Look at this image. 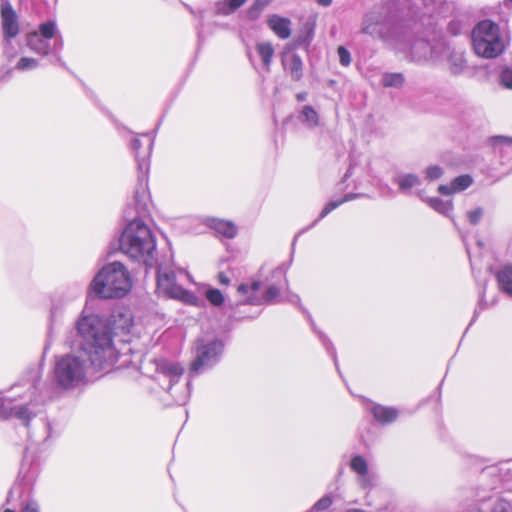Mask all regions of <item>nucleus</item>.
<instances>
[{"label": "nucleus", "instance_id": "f257e3e1", "mask_svg": "<svg viewBox=\"0 0 512 512\" xmlns=\"http://www.w3.org/2000/svg\"><path fill=\"white\" fill-rule=\"evenodd\" d=\"M224 343L220 339L197 341L195 358L184 378V367L180 363L165 359L156 362L154 380L166 391L178 405H184L190 398L191 380L216 365L223 353Z\"/></svg>", "mask_w": 512, "mask_h": 512}, {"label": "nucleus", "instance_id": "f03ea898", "mask_svg": "<svg viewBox=\"0 0 512 512\" xmlns=\"http://www.w3.org/2000/svg\"><path fill=\"white\" fill-rule=\"evenodd\" d=\"M75 329L81 339L80 350H86L111 368L117 364L118 368L128 365L131 348L125 345L124 351L116 349L109 319L85 308L75 322Z\"/></svg>", "mask_w": 512, "mask_h": 512}, {"label": "nucleus", "instance_id": "7ed1b4c3", "mask_svg": "<svg viewBox=\"0 0 512 512\" xmlns=\"http://www.w3.org/2000/svg\"><path fill=\"white\" fill-rule=\"evenodd\" d=\"M38 379V371L33 370L30 372V381L23 385L26 388L24 392H19L14 397L0 395V418L19 420L27 428L28 438L32 443L44 444L53 436L50 421L41 418L33 426L30 425L44 402V398L36 394Z\"/></svg>", "mask_w": 512, "mask_h": 512}, {"label": "nucleus", "instance_id": "20e7f679", "mask_svg": "<svg viewBox=\"0 0 512 512\" xmlns=\"http://www.w3.org/2000/svg\"><path fill=\"white\" fill-rule=\"evenodd\" d=\"M111 367L91 356L86 350L74 349L56 357L53 366V384L60 392H74L89 383L100 371Z\"/></svg>", "mask_w": 512, "mask_h": 512}, {"label": "nucleus", "instance_id": "39448f33", "mask_svg": "<svg viewBox=\"0 0 512 512\" xmlns=\"http://www.w3.org/2000/svg\"><path fill=\"white\" fill-rule=\"evenodd\" d=\"M119 249L129 259L147 268L156 265V237L149 225L140 218L127 223L119 238Z\"/></svg>", "mask_w": 512, "mask_h": 512}, {"label": "nucleus", "instance_id": "423d86ee", "mask_svg": "<svg viewBox=\"0 0 512 512\" xmlns=\"http://www.w3.org/2000/svg\"><path fill=\"white\" fill-rule=\"evenodd\" d=\"M132 288L129 271L121 262L106 264L90 283V291L105 299L122 298Z\"/></svg>", "mask_w": 512, "mask_h": 512}, {"label": "nucleus", "instance_id": "0eeeda50", "mask_svg": "<svg viewBox=\"0 0 512 512\" xmlns=\"http://www.w3.org/2000/svg\"><path fill=\"white\" fill-rule=\"evenodd\" d=\"M471 39L474 52L486 59L499 56L506 46L505 35L499 25L491 20L480 21L473 28Z\"/></svg>", "mask_w": 512, "mask_h": 512}, {"label": "nucleus", "instance_id": "6e6552de", "mask_svg": "<svg viewBox=\"0 0 512 512\" xmlns=\"http://www.w3.org/2000/svg\"><path fill=\"white\" fill-rule=\"evenodd\" d=\"M265 285V292L262 295H259L258 291L262 287V283L260 281H254L251 285L240 284L237 289L238 292L241 295H247L243 304L259 306L263 304L282 302L281 292L283 288L287 286V280L285 273L281 268H276L272 271L271 281L266 279Z\"/></svg>", "mask_w": 512, "mask_h": 512}, {"label": "nucleus", "instance_id": "1a4fd4ad", "mask_svg": "<svg viewBox=\"0 0 512 512\" xmlns=\"http://www.w3.org/2000/svg\"><path fill=\"white\" fill-rule=\"evenodd\" d=\"M188 278L189 274L183 269L175 270L172 266L159 264L157 267V291L168 298L192 303L196 298L195 295L181 285V282Z\"/></svg>", "mask_w": 512, "mask_h": 512}, {"label": "nucleus", "instance_id": "9d476101", "mask_svg": "<svg viewBox=\"0 0 512 512\" xmlns=\"http://www.w3.org/2000/svg\"><path fill=\"white\" fill-rule=\"evenodd\" d=\"M27 47L40 56H48L62 48V39L58 35L57 25L54 21H47L39 25L37 31L29 33L26 37Z\"/></svg>", "mask_w": 512, "mask_h": 512}, {"label": "nucleus", "instance_id": "9b49d317", "mask_svg": "<svg viewBox=\"0 0 512 512\" xmlns=\"http://www.w3.org/2000/svg\"><path fill=\"white\" fill-rule=\"evenodd\" d=\"M392 29V23L383 8H374L363 17L361 31L373 38L392 43Z\"/></svg>", "mask_w": 512, "mask_h": 512}, {"label": "nucleus", "instance_id": "f8f14e48", "mask_svg": "<svg viewBox=\"0 0 512 512\" xmlns=\"http://www.w3.org/2000/svg\"><path fill=\"white\" fill-rule=\"evenodd\" d=\"M150 164L146 159L138 160V183L136 185L133 201L138 215H144L148 210L150 195L148 191V172Z\"/></svg>", "mask_w": 512, "mask_h": 512}, {"label": "nucleus", "instance_id": "ddd939ff", "mask_svg": "<svg viewBox=\"0 0 512 512\" xmlns=\"http://www.w3.org/2000/svg\"><path fill=\"white\" fill-rule=\"evenodd\" d=\"M0 17L3 37L5 40L10 41L19 34L20 27L18 15L9 0L1 2Z\"/></svg>", "mask_w": 512, "mask_h": 512}, {"label": "nucleus", "instance_id": "4468645a", "mask_svg": "<svg viewBox=\"0 0 512 512\" xmlns=\"http://www.w3.org/2000/svg\"><path fill=\"white\" fill-rule=\"evenodd\" d=\"M350 468L357 474V482L363 489H370L373 484L372 475L369 473L368 463L362 455H355L350 460Z\"/></svg>", "mask_w": 512, "mask_h": 512}, {"label": "nucleus", "instance_id": "2eb2a0df", "mask_svg": "<svg viewBox=\"0 0 512 512\" xmlns=\"http://www.w3.org/2000/svg\"><path fill=\"white\" fill-rule=\"evenodd\" d=\"M109 321L112 327V338L118 331L122 333L130 332V329L133 326L132 313L126 308L114 310Z\"/></svg>", "mask_w": 512, "mask_h": 512}, {"label": "nucleus", "instance_id": "dca6fc26", "mask_svg": "<svg viewBox=\"0 0 512 512\" xmlns=\"http://www.w3.org/2000/svg\"><path fill=\"white\" fill-rule=\"evenodd\" d=\"M284 70L290 75L294 81H300L303 77V62L301 57L296 53L284 54L282 57Z\"/></svg>", "mask_w": 512, "mask_h": 512}, {"label": "nucleus", "instance_id": "f3484780", "mask_svg": "<svg viewBox=\"0 0 512 512\" xmlns=\"http://www.w3.org/2000/svg\"><path fill=\"white\" fill-rule=\"evenodd\" d=\"M374 419L383 424H390L394 422L399 416V410L394 407L383 406L379 404H371L369 408Z\"/></svg>", "mask_w": 512, "mask_h": 512}, {"label": "nucleus", "instance_id": "a211bd4d", "mask_svg": "<svg viewBox=\"0 0 512 512\" xmlns=\"http://www.w3.org/2000/svg\"><path fill=\"white\" fill-rule=\"evenodd\" d=\"M269 28L281 39H287L291 35V21L288 18L272 15L268 21Z\"/></svg>", "mask_w": 512, "mask_h": 512}, {"label": "nucleus", "instance_id": "6ab92c4d", "mask_svg": "<svg viewBox=\"0 0 512 512\" xmlns=\"http://www.w3.org/2000/svg\"><path fill=\"white\" fill-rule=\"evenodd\" d=\"M208 225L216 233L232 239L237 235V227L234 223L222 219L212 218L208 221Z\"/></svg>", "mask_w": 512, "mask_h": 512}, {"label": "nucleus", "instance_id": "aec40b11", "mask_svg": "<svg viewBox=\"0 0 512 512\" xmlns=\"http://www.w3.org/2000/svg\"><path fill=\"white\" fill-rule=\"evenodd\" d=\"M64 313L65 304L63 300L60 298L53 299L49 315V337L51 336L54 327L62 321Z\"/></svg>", "mask_w": 512, "mask_h": 512}, {"label": "nucleus", "instance_id": "412c9836", "mask_svg": "<svg viewBox=\"0 0 512 512\" xmlns=\"http://www.w3.org/2000/svg\"><path fill=\"white\" fill-rule=\"evenodd\" d=\"M393 182L396 183L399 187V190L404 193L421 185L420 177L414 173L398 174L393 178Z\"/></svg>", "mask_w": 512, "mask_h": 512}, {"label": "nucleus", "instance_id": "4be33fe9", "mask_svg": "<svg viewBox=\"0 0 512 512\" xmlns=\"http://www.w3.org/2000/svg\"><path fill=\"white\" fill-rule=\"evenodd\" d=\"M496 279L501 291L512 298V264L501 268L496 274Z\"/></svg>", "mask_w": 512, "mask_h": 512}, {"label": "nucleus", "instance_id": "5701e85b", "mask_svg": "<svg viewBox=\"0 0 512 512\" xmlns=\"http://www.w3.org/2000/svg\"><path fill=\"white\" fill-rule=\"evenodd\" d=\"M418 196L423 201L427 202V204L438 213L443 214L447 217H451V212L453 210V205L451 201H444L437 197H424L421 192H418Z\"/></svg>", "mask_w": 512, "mask_h": 512}, {"label": "nucleus", "instance_id": "b1692460", "mask_svg": "<svg viewBox=\"0 0 512 512\" xmlns=\"http://www.w3.org/2000/svg\"><path fill=\"white\" fill-rule=\"evenodd\" d=\"M432 55V48L427 41L417 40L411 46V56L414 61L426 60Z\"/></svg>", "mask_w": 512, "mask_h": 512}, {"label": "nucleus", "instance_id": "393cba45", "mask_svg": "<svg viewBox=\"0 0 512 512\" xmlns=\"http://www.w3.org/2000/svg\"><path fill=\"white\" fill-rule=\"evenodd\" d=\"M247 0H220L215 3V14L228 16L240 8Z\"/></svg>", "mask_w": 512, "mask_h": 512}, {"label": "nucleus", "instance_id": "a878e982", "mask_svg": "<svg viewBox=\"0 0 512 512\" xmlns=\"http://www.w3.org/2000/svg\"><path fill=\"white\" fill-rule=\"evenodd\" d=\"M362 194H353V193H349V194H346L343 198L341 199H337V200H333V201H330L329 203H327L325 205V207L323 208V210L321 211L320 213V216L317 220L314 221V223L312 224L315 225L319 220L323 219L324 217H326L329 213H331L333 210H335L336 208H338L340 205H342L343 203L345 202H348V201H351V200H354L356 198H359L361 197Z\"/></svg>", "mask_w": 512, "mask_h": 512}, {"label": "nucleus", "instance_id": "bb28decb", "mask_svg": "<svg viewBox=\"0 0 512 512\" xmlns=\"http://www.w3.org/2000/svg\"><path fill=\"white\" fill-rule=\"evenodd\" d=\"M256 51L260 56L263 66L267 71L270 70L272 57L274 55V47L270 42H261L256 45Z\"/></svg>", "mask_w": 512, "mask_h": 512}, {"label": "nucleus", "instance_id": "cd10ccee", "mask_svg": "<svg viewBox=\"0 0 512 512\" xmlns=\"http://www.w3.org/2000/svg\"><path fill=\"white\" fill-rule=\"evenodd\" d=\"M448 62L451 73L455 75L461 74L467 68V61L462 52H452Z\"/></svg>", "mask_w": 512, "mask_h": 512}, {"label": "nucleus", "instance_id": "c85d7f7f", "mask_svg": "<svg viewBox=\"0 0 512 512\" xmlns=\"http://www.w3.org/2000/svg\"><path fill=\"white\" fill-rule=\"evenodd\" d=\"M299 120L306 124L309 128H315L319 125V116L316 110L309 105L302 108Z\"/></svg>", "mask_w": 512, "mask_h": 512}, {"label": "nucleus", "instance_id": "c756f323", "mask_svg": "<svg viewBox=\"0 0 512 512\" xmlns=\"http://www.w3.org/2000/svg\"><path fill=\"white\" fill-rule=\"evenodd\" d=\"M405 83V77L402 73H384L381 78V84L388 88H401Z\"/></svg>", "mask_w": 512, "mask_h": 512}, {"label": "nucleus", "instance_id": "7c9ffc66", "mask_svg": "<svg viewBox=\"0 0 512 512\" xmlns=\"http://www.w3.org/2000/svg\"><path fill=\"white\" fill-rule=\"evenodd\" d=\"M40 66V61L33 57H21L16 66L15 69L19 71H31L35 70Z\"/></svg>", "mask_w": 512, "mask_h": 512}, {"label": "nucleus", "instance_id": "2f4dec72", "mask_svg": "<svg viewBox=\"0 0 512 512\" xmlns=\"http://www.w3.org/2000/svg\"><path fill=\"white\" fill-rule=\"evenodd\" d=\"M141 146H142V143H141L140 139H138V138H135L131 143V147H132L133 151L135 152L136 161L138 162L139 159L142 160L145 158L146 161L149 163V156L152 151L153 140L152 139L149 140L147 150L143 153V155H141L139 152Z\"/></svg>", "mask_w": 512, "mask_h": 512}, {"label": "nucleus", "instance_id": "473e14b6", "mask_svg": "<svg viewBox=\"0 0 512 512\" xmlns=\"http://www.w3.org/2000/svg\"><path fill=\"white\" fill-rule=\"evenodd\" d=\"M451 183L456 193L469 188L473 183V179L470 175H461L456 177Z\"/></svg>", "mask_w": 512, "mask_h": 512}, {"label": "nucleus", "instance_id": "72a5a7b5", "mask_svg": "<svg viewBox=\"0 0 512 512\" xmlns=\"http://www.w3.org/2000/svg\"><path fill=\"white\" fill-rule=\"evenodd\" d=\"M333 499L330 495L321 497L307 512H322L330 508Z\"/></svg>", "mask_w": 512, "mask_h": 512}, {"label": "nucleus", "instance_id": "f704fd0d", "mask_svg": "<svg viewBox=\"0 0 512 512\" xmlns=\"http://www.w3.org/2000/svg\"><path fill=\"white\" fill-rule=\"evenodd\" d=\"M206 298L214 306H221L224 303L223 294L215 288H210L206 291Z\"/></svg>", "mask_w": 512, "mask_h": 512}, {"label": "nucleus", "instance_id": "c9c22d12", "mask_svg": "<svg viewBox=\"0 0 512 512\" xmlns=\"http://www.w3.org/2000/svg\"><path fill=\"white\" fill-rule=\"evenodd\" d=\"M443 175V169L438 165H432L426 168L425 177L430 181L439 179Z\"/></svg>", "mask_w": 512, "mask_h": 512}, {"label": "nucleus", "instance_id": "e433bc0d", "mask_svg": "<svg viewBox=\"0 0 512 512\" xmlns=\"http://www.w3.org/2000/svg\"><path fill=\"white\" fill-rule=\"evenodd\" d=\"M500 83L509 90H512V67H507L500 74Z\"/></svg>", "mask_w": 512, "mask_h": 512}, {"label": "nucleus", "instance_id": "4c0bfd02", "mask_svg": "<svg viewBox=\"0 0 512 512\" xmlns=\"http://www.w3.org/2000/svg\"><path fill=\"white\" fill-rule=\"evenodd\" d=\"M422 3L427 8H432V12L441 13L442 6L445 4V0H422Z\"/></svg>", "mask_w": 512, "mask_h": 512}, {"label": "nucleus", "instance_id": "58836bf2", "mask_svg": "<svg viewBox=\"0 0 512 512\" xmlns=\"http://www.w3.org/2000/svg\"><path fill=\"white\" fill-rule=\"evenodd\" d=\"M338 56L341 65L347 67L351 63L350 52L343 46L338 47Z\"/></svg>", "mask_w": 512, "mask_h": 512}, {"label": "nucleus", "instance_id": "ea45409f", "mask_svg": "<svg viewBox=\"0 0 512 512\" xmlns=\"http://www.w3.org/2000/svg\"><path fill=\"white\" fill-rule=\"evenodd\" d=\"M491 145L497 146H512V138L506 136H494L490 139Z\"/></svg>", "mask_w": 512, "mask_h": 512}, {"label": "nucleus", "instance_id": "a19ab883", "mask_svg": "<svg viewBox=\"0 0 512 512\" xmlns=\"http://www.w3.org/2000/svg\"><path fill=\"white\" fill-rule=\"evenodd\" d=\"M491 512H512V505L506 501L498 500Z\"/></svg>", "mask_w": 512, "mask_h": 512}, {"label": "nucleus", "instance_id": "79ce46f5", "mask_svg": "<svg viewBox=\"0 0 512 512\" xmlns=\"http://www.w3.org/2000/svg\"><path fill=\"white\" fill-rule=\"evenodd\" d=\"M482 216H483V210L481 208H476V209L468 212L469 222L473 225L478 224L479 221L481 220Z\"/></svg>", "mask_w": 512, "mask_h": 512}, {"label": "nucleus", "instance_id": "37998d69", "mask_svg": "<svg viewBox=\"0 0 512 512\" xmlns=\"http://www.w3.org/2000/svg\"><path fill=\"white\" fill-rule=\"evenodd\" d=\"M21 512H40L39 505L35 500L29 499L23 504Z\"/></svg>", "mask_w": 512, "mask_h": 512}, {"label": "nucleus", "instance_id": "c03bdc74", "mask_svg": "<svg viewBox=\"0 0 512 512\" xmlns=\"http://www.w3.org/2000/svg\"><path fill=\"white\" fill-rule=\"evenodd\" d=\"M186 8L189 10V12L194 15L196 18L199 19V26L200 29L203 27V21H204V11L203 10H194L191 6L185 5Z\"/></svg>", "mask_w": 512, "mask_h": 512}, {"label": "nucleus", "instance_id": "a18cd8bd", "mask_svg": "<svg viewBox=\"0 0 512 512\" xmlns=\"http://www.w3.org/2000/svg\"><path fill=\"white\" fill-rule=\"evenodd\" d=\"M282 301H287V302L297 305V306H300V303H301V299H300L299 295L293 294V293H290L285 298H282Z\"/></svg>", "mask_w": 512, "mask_h": 512}, {"label": "nucleus", "instance_id": "49530a36", "mask_svg": "<svg viewBox=\"0 0 512 512\" xmlns=\"http://www.w3.org/2000/svg\"><path fill=\"white\" fill-rule=\"evenodd\" d=\"M438 192L442 195H451L455 193L452 183L450 185H440L438 187Z\"/></svg>", "mask_w": 512, "mask_h": 512}, {"label": "nucleus", "instance_id": "de8ad7c7", "mask_svg": "<svg viewBox=\"0 0 512 512\" xmlns=\"http://www.w3.org/2000/svg\"><path fill=\"white\" fill-rule=\"evenodd\" d=\"M218 282L221 284V285H229L231 280L230 278L223 272H220L218 274Z\"/></svg>", "mask_w": 512, "mask_h": 512}, {"label": "nucleus", "instance_id": "09e8293b", "mask_svg": "<svg viewBox=\"0 0 512 512\" xmlns=\"http://www.w3.org/2000/svg\"><path fill=\"white\" fill-rule=\"evenodd\" d=\"M272 0H255L253 7L256 9H263L267 6Z\"/></svg>", "mask_w": 512, "mask_h": 512}, {"label": "nucleus", "instance_id": "8fccbe9b", "mask_svg": "<svg viewBox=\"0 0 512 512\" xmlns=\"http://www.w3.org/2000/svg\"><path fill=\"white\" fill-rule=\"evenodd\" d=\"M296 98L298 101L302 102V101H305L306 98H307V93L306 92H300L296 95Z\"/></svg>", "mask_w": 512, "mask_h": 512}, {"label": "nucleus", "instance_id": "3c124183", "mask_svg": "<svg viewBox=\"0 0 512 512\" xmlns=\"http://www.w3.org/2000/svg\"><path fill=\"white\" fill-rule=\"evenodd\" d=\"M55 63L59 64L60 66H65L64 61L62 60L61 56L58 54H55Z\"/></svg>", "mask_w": 512, "mask_h": 512}, {"label": "nucleus", "instance_id": "603ef678", "mask_svg": "<svg viewBox=\"0 0 512 512\" xmlns=\"http://www.w3.org/2000/svg\"><path fill=\"white\" fill-rule=\"evenodd\" d=\"M455 25H456V23H455V22H451V23L449 24V26H448L449 31H450L451 33H453V34H457V33H458V31L454 29V26H455Z\"/></svg>", "mask_w": 512, "mask_h": 512}, {"label": "nucleus", "instance_id": "864d4df0", "mask_svg": "<svg viewBox=\"0 0 512 512\" xmlns=\"http://www.w3.org/2000/svg\"><path fill=\"white\" fill-rule=\"evenodd\" d=\"M317 2L323 6H328L332 3V0H317Z\"/></svg>", "mask_w": 512, "mask_h": 512}, {"label": "nucleus", "instance_id": "5fc2aeb1", "mask_svg": "<svg viewBox=\"0 0 512 512\" xmlns=\"http://www.w3.org/2000/svg\"><path fill=\"white\" fill-rule=\"evenodd\" d=\"M503 5L508 9H512V0H504Z\"/></svg>", "mask_w": 512, "mask_h": 512}, {"label": "nucleus", "instance_id": "6e6d98bb", "mask_svg": "<svg viewBox=\"0 0 512 512\" xmlns=\"http://www.w3.org/2000/svg\"><path fill=\"white\" fill-rule=\"evenodd\" d=\"M15 489H16V487H13V488L10 490L9 495H8V498H7V502H9V501H10V497H11V496H12V494L14 493Z\"/></svg>", "mask_w": 512, "mask_h": 512}, {"label": "nucleus", "instance_id": "4d7b16f0", "mask_svg": "<svg viewBox=\"0 0 512 512\" xmlns=\"http://www.w3.org/2000/svg\"><path fill=\"white\" fill-rule=\"evenodd\" d=\"M22 387V385L17 384L12 387L13 390H19Z\"/></svg>", "mask_w": 512, "mask_h": 512}, {"label": "nucleus", "instance_id": "13d9d810", "mask_svg": "<svg viewBox=\"0 0 512 512\" xmlns=\"http://www.w3.org/2000/svg\"><path fill=\"white\" fill-rule=\"evenodd\" d=\"M468 512H482V511H480V510H479V509H477V508H473V509H471V510H470V511H468Z\"/></svg>", "mask_w": 512, "mask_h": 512}, {"label": "nucleus", "instance_id": "bf43d9fd", "mask_svg": "<svg viewBox=\"0 0 512 512\" xmlns=\"http://www.w3.org/2000/svg\"><path fill=\"white\" fill-rule=\"evenodd\" d=\"M481 305H482V298L480 299V302L478 303V307H479L480 310L483 309V307Z\"/></svg>", "mask_w": 512, "mask_h": 512}, {"label": "nucleus", "instance_id": "052dcab7", "mask_svg": "<svg viewBox=\"0 0 512 512\" xmlns=\"http://www.w3.org/2000/svg\"><path fill=\"white\" fill-rule=\"evenodd\" d=\"M3 512H16V511H14L12 509H5Z\"/></svg>", "mask_w": 512, "mask_h": 512}]
</instances>
